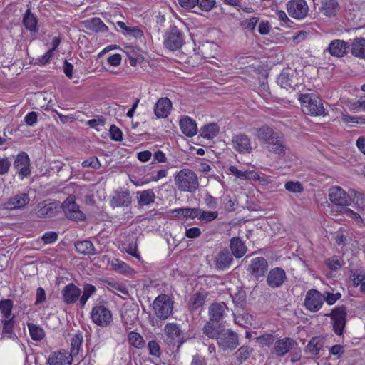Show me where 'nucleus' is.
I'll use <instances>...</instances> for the list:
<instances>
[{
	"label": "nucleus",
	"mask_w": 365,
	"mask_h": 365,
	"mask_svg": "<svg viewBox=\"0 0 365 365\" xmlns=\"http://www.w3.org/2000/svg\"><path fill=\"white\" fill-rule=\"evenodd\" d=\"M255 136L267 150L279 155L285 154L286 145L284 136L276 132L273 128L264 125L256 128Z\"/></svg>",
	"instance_id": "1"
},
{
	"label": "nucleus",
	"mask_w": 365,
	"mask_h": 365,
	"mask_svg": "<svg viewBox=\"0 0 365 365\" xmlns=\"http://www.w3.org/2000/svg\"><path fill=\"white\" fill-rule=\"evenodd\" d=\"M174 182L178 189L182 192H194L199 187L196 174L190 169H182L174 177Z\"/></svg>",
	"instance_id": "2"
},
{
	"label": "nucleus",
	"mask_w": 365,
	"mask_h": 365,
	"mask_svg": "<svg viewBox=\"0 0 365 365\" xmlns=\"http://www.w3.org/2000/svg\"><path fill=\"white\" fill-rule=\"evenodd\" d=\"M299 99L304 113L314 116L322 115L324 113L322 100L314 94H303Z\"/></svg>",
	"instance_id": "3"
},
{
	"label": "nucleus",
	"mask_w": 365,
	"mask_h": 365,
	"mask_svg": "<svg viewBox=\"0 0 365 365\" xmlns=\"http://www.w3.org/2000/svg\"><path fill=\"white\" fill-rule=\"evenodd\" d=\"M156 316L160 319H167L173 313V301L167 294L158 296L153 302Z\"/></svg>",
	"instance_id": "4"
},
{
	"label": "nucleus",
	"mask_w": 365,
	"mask_h": 365,
	"mask_svg": "<svg viewBox=\"0 0 365 365\" xmlns=\"http://www.w3.org/2000/svg\"><path fill=\"white\" fill-rule=\"evenodd\" d=\"M92 322L98 326L106 327L113 321L111 312L105 305L96 304L91 312Z\"/></svg>",
	"instance_id": "5"
},
{
	"label": "nucleus",
	"mask_w": 365,
	"mask_h": 365,
	"mask_svg": "<svg viewBox=\"0 0 365 365\" xmlns=\"http://www.w3.org/2000/svg\"><path fill=\"white\" fill-rule=\"evenodd\" d=\"M183 43L184 35L182 32L175 26H170L165 34L164 46L171 51H175L180 48Z\"/></svg>",
	"instance_id": "6"
},
{
	"label": "nucleus",
	"mask_w": 365,
	"mask_h": 365,
	"mask_svg": "<svg viewBox=\"0 0 365 365\" xmlns=\"http://www.w3.org/2000/svg\"><path fill=\"white\" fill-rule=\"evenodd\" d=\"M217 344L222 350H233L239 345L238 335L231 329H222L217 339Z\"/></svg>",
	"instance_id": "7"
},
{
	"label": "nucleus",
	"mask_w": 365,
	"mask_h": 365,
	"mask_svg": "<svg viewBox=\"0 0 365 365\" xmlns=\"http://www.w3.org/2000/svg\"><path fill=\"white\" fill-rule=\"evenodd\" d=\"M329 201L336 206L345 207L351 205L350 190L346 192L339 186H333L329 189Z\"/></svg>",
	"instance_id": "8"
},
{
	"label": "nucleus",
	"mask_w": 365,
	"mask_h": 365,
	"mask_svg": "<svg viewBox=\"0 0 365 365\" xmlns=\"http://www.w3.org/2000/svg\"><path fill=\"white\" fill-rule=\"evenodd\" d=\"M30 202V197L27 193L18 192L7 198L1 205L4 210H23Z\"/></svg>",
	"instance_id": "9"
},
{
	"label": "nucleus",
	"mask_w": 365,
	"mask_h": 365,
	"mask_svg": "<svg viewBox=\"0 0 365 365\" xmlns=\"http://www.w3.org/2000/svg\"><path fill=\"white\" fill-rule=\"evenodd\" d=\"M62 208L66 216L74 221H83L86 216L82 211L80 210L78 205L76 203V197L70 195L63 202Z\"/></svg>",
	"instance_id": "10"
},
{
	"label": "nucleus",
	"mask_w": 365,
	"mask_h": 365,
	"mask_svg": "<svg viewBox=\"0 0 365 365\" xmlns=\"http://www.w3.org/2000/svg\"><path fill=\"white\" fill-rule=\"evenodd\" d=\"M324 297L317 289H310L306 293L304 305L305 308L312 312H318L323 306Z\"/></svg>",
	"instance_id": "11"
},
{
	"label": "nucleus",
	"mask_w": 365,
	"mask_h": 365,
	"mask_svg": "<svg viewBox=\"0 0 365 365\" xmlns=\"http://www.w3.org/2000/svg\"><path fill=\"white\" fill-rule=\"evenodd\" d=\"M230 145L235 151L240 154H248L252 150L251 138L245 133L233 135Z\"/></svg>",
	"instance_id": "12"
},
{
	"label": "nucleus",
	"mask_w": 365,
	"mask_h": 365,
	"mask_svg": "<svg viewBox=\"0 0 365 365\" xmlns=\"http://www.w3.org/2000/svg\"><path fill=\"white\" fill-rule=\"evenodd\" d=\"M295 71L285 69L282 71L277 79V83L281 88L287 91L294 90L299 83Z\"/></svg>",
	"instance_id": "13"
},
{
	"label": "nucleus",
	"mask_w": 365,
	"mask_h": 365,
	"mask_svg": "<svg viewBox=\"0 0 365 365\" xmlns=\"http://www.w3.org/2000/svg\"><path fill=\"white\" fill-rule=\"evenodd\" d=\"M289 15L296 19H304L308 13V5L305 0H290L287 4Z\"/></svg>",
	"instance_id": "14"
},
{
	"label": "nucleus",
	"mask_w": 365,
	"mask_h": 365,
	"mask_svg": "<svg viewBox=\"0 0 365 365\" xmlns=\"http://www.w3.org/2000/svg\"><path fill=\"white\" fill-rule=\"evenodd\" d=\"M330 316L333 321L334 331L337 335H341L346 324V307L344 306H340L334 309Z\"/></svg>",
	"instance_id": "15"
},
{
	"label": "nucleus",
	"mask_w": 365,
	"mask_h": 365,
	"mask_svg": "<svg viewBox=\"0 0 365 365\" xmlns=\"http://www.w3.org/2000/svg\"><path fill=\"white\" fill-rule=\"evenodd\" d=\"M297 347V343L295 340L289 337H285L277 339L274 342L271 352L278 357H282Z\"/></svg>",
	"instance_id": "16"
},
{
	"label": "nucleus",
	"mask_w": 365,
	"mask_h": 365,
	"mask_svg": "<svg viewBox=\"0 0 365 365\" xmlns=\"http://www.w3.org/2000/svg\"><path fill=\"white\" fill-rule=\"evenodd\" d=\"M268 262L264 257H257L251 260L247 271L258 279L264 276L268 270Z\"/></svg>",
	"instance_id": "17"
},
{
	"label": "nucleus",
	"mask_w": 365,
	"mask_h": 365,
	"mask_svg": "<svg viewBox=\"0 0 365 365\" xmlns=\"http://www.w3.org/2000/svg\"><path fill=\"white\" fill-rule=\"evenodd\" d=\"M14 166L21 179L27 177L31 173L30 159L29 155L24 152L17 155Z\"/></svg>",
	"instance_id": "18"
},
{
	"label": "nucleus",
	"mask_w": 365,
	"mask_h": 365,
	"mask_svg": "<svg viewBox=\"0 0 365 365\" xmlns=\"http://www.w3.org/2000/svg\"><path fill=\"white\" fill-rule=\"evenodd\" d=\"M285 271L281 267L272 269L267 277V283L271 288L280 287L286 281Z\"/></svg>",
	"instance_id": "19"
},
{
	"label": "nucleus",
	"mask_w": 365,
	"mask_h": 365,
	"mask_svg": "<svg viewBox=\"0 0 365 365\" xmlns=\"http://www.w3.org/2000/svg\"><path fill=\"white\" fill-rule=\"evenodd\" d=\"M73 358L66 350L52 352L48 358V365H71Z\"/></svg>",
	"instance_id": "20"
},
{
	"label": "nucleus",
	"mask_w": 365,
	"mask_h": 365,
	"mask_svg": "<svg viewBox=\"0 0 365 365\" xmlns=\"http://www.w3.org/2000/svg\"><path fill=\"white\" fill-rule=\"evenodd\" d=\"M82 291L73 283H69L66 285L62 290L63 302L67 304H71L80 300Z\"/></svg>",
	"instance_id": "21"
},
{
	"label": "nucleus",
	"mask_w": 365,
	"mask_h": 365,
	"mask_svg": "<svg viewBox=\"0 0 365 365\" xmlns=\"http://www.w3.org/2000/svg\"><path fill=\"white\" fill-rule=\"evenodd\" d=\"M233 261L232 255L227 250H222L214 257V263L217 269L225 270Z\"/></svg>",
	"instance_id": "22"
},
{
	"label": "nucleus",
	"mask_w": 365,
	"mask_h": 365,
	"mask_svg": "<svg viewBox=\"0 0 365 365\" xmlns=\"http://www.w3.org/2000/svg\"><path fill=\"white\" fill-rule=\"evenodd\" d=\"M163 331L166 336L165 340L170 344L179 341L182 339V331L180 326L176 323L166 324Z\"/></svg>",
	"instance_id": "23"
},
{
	"label": "nucleus",
	"mask_w": 365,
	"mask_h": 365,
	"mask_svg": "<svg viewBox=\"0 0 365 365\" xmlns=\"http://www.w3.org/2000/svg\"><path fill=\"white\" fill-rule=\"evenodd\" d=\"M349 48L347 42L341 39H335L329 43L327 50L333 56L343 57L347 53Z\"/></svg>",
	"instance_id": "24"
},
{
	"label": "nucleus",
	"mask_w": 365,
	"mask_h": 365,
	"mask_svg": "<svg viewBox=\"0 0 365 365\" xmlns=\"http://www.w3.org/2000/svg\"><path fill=\"white\" fill-rule=\"evenodd\" d=\"M182 133L188 137H192L197 134V127L195 121L190 117L184 116L179 122Z\"/></svg>",
	"instance_id": "25"
},
{
	"label": "nucleus",
	"mask_w": 365,
	"mask_h": 365,
	"mask_svg": "<svg viewBox=\"0 0 365 365\" xmlns=\"http://www.w3.org/2000/svg\"><path fill=\"white\" fill-rule=\"evenodd\" d=\"M226 310H227V307L224 302L212 304L209 307L210 320L215 322H220L223 318Z\"/></svg>",
	"instance_id": "26"
},
{
	"label": "nucleus",
	"mask_w": 365,
	"mask_h": 365,
	"mask_svg": "<svg viewBox=\"0 0 365 365\" xmlns=\"http://www.w3.org/2000/svg\"><path fill=\"white\" fill-rule=\"evenodd\" d=\"M339 9V5L336 0H321L319 10L322 14L328 17L334 16Z\"/></svg>",
	"instance_id": "27"
},
{
	"label": "nucleus",
	"mask_w": 365,
	"mask_h": 365,
	"mask_svg": "<svg viewBox=\"0 0 365 365\" xmlns=\"http://www.w3.org/2000/svg\"><path fill=\"white\" fill-rule=\"evenodd\" d=\"M172 108V103L168 98H162L158 101L155 106V114L158 118H165Z\"/></svg>",
	"instance_id": "28"
},
{
	"label": "nucleus",
	"mask_w": 365,
	"mask_h": 365,
	"mask_svg": "<svg viewBox=\"0 0 365 365\" xmlns=\"http://www.w3.org/2000/svg\"><path fill=\"white\" fill-rule=\"evenodd\" d=\"M83 26L93 32L104 33L108 31L107 26L100 18L94 17L83 21Z\"/></svg>",
	"instance_id": "29"
},
{
	"label": "nucleus",
	"mask_w": 365,
	"mask_h": 365,
	"mask_svg": "<svg viewBox=\"0 0 365 365\" xmlns=\"http://www.w3.org/2000/svg\"><path fill=\"white\" fill-rule=\"evenodd\" d=\"M116 25L120 29L122 34L128 37H133L135 38H140L143 36V33L142 30H140L137 26H128L123 21H117Z\"/></svg>",
	"instance_id": "30"
},
{
	"label": "nucleus",
	"mask_w": 365,
	"mask_h": 365,
	"mask_svg": "<svg viewBox=\"0 0 365 365\" xmlns=\"http://www.w3.org/2000/svg\"><path fill=\"white\" fill-rule=\"evenodd\" d=\"M83 335L81 332L76 333L71 339V351L73 358L77 357L82 352Z\"/></svg>",
	"instance_id": "31"
},
{
	"label": "nucleus",
	"mask_w": 365,
	"mask_h": 365,
	"mask_svg": "<svg viewBox=\"0 0 365 365\" xmlns=\"http://www.w3.org/2000/svg\"><path fill=\"white\" fill-rule=\"evenodd\" d=\"M351 54L359 58H365V38H356L351 45Z\"/></svg>",
	"instance_id": "32"
},
{
	"label": "nucleus",
	"mask_w": 365,
	"mask_h": 365,
	"mask_svg": "<svg viewBox=\"0 0 365 365\" xmlns=\"http://www.w3.org/2000/svg\"><path fill=\"white\" fill-rule=\"evenodd\" d=\"M230 248L232 255L237 258L242 257L247 251L246 246L239 237H234L230 240Z\"/></svg>",
	"instance_id": "33"
},
{
	"label": "nucleus",
	"mask_w": 365,
	"mask_h": 365,
	"mask_svg": "<svg viewBox=\"0 0 365 365\" xmlns=\"http://www.w3.org/2000/svg\"><path fill=\"white\" fill-rule=\"evenodd\" d=\"M138 203L140 205H149L155 202V195L153 190L148 189L137 192Z\"/></svg>",
	"instance_id": "34"
},
{
	"label": "nucleus",
	"mask_w": 365,
	"mask_h": 365,
	"mask_svg": "<svg viewBox=\"0 0 365 365\" xmlns=\"http://www.w3.org/2000/svg\"><path fill=\"white\" fill-rule=\"evenodd\" d=\"M130 196L127 192H118L113 197L111 205L113 207H127L130 204Z\"/></svg>",
	"instance_id": "35"
},
{
	"label": "nucleus",
	"mask_w": 365,
	"mask_h": 365,
	"mask_svg": "<svg viewBox=\"0 0 365 365\" xmlns=\"http://www.w3.org/2000/svg\"><path fill=\"white\" fill-rule=\"evenodd\" d=\"M351 203L353 202L355 208L358 212L365 210V195L357 192L354 189L350 190Z\"/></svg>",
	"instance_id": "36"
},
{
	"label": "nucleus",
	"mask_w": 365,
	"mask_h": 365,
	"mask_svg": "<svg viewBox=\"0 0 365 365\" xmlns=\"http://www.w3.org/2000/svg\"><path fill=\"white\" fill-rule=\"evenodd\" d=\"M55 210L54 204L43 202L38 205L37 215L41 217H52L56 212Z\"/></svg>",
	"instance_id": "37"
},
{
	"label": "nucleus",
	"mask_w": 365,
	"mask_h": 365,
	"mask_svg": "<svg viewBox=\"0 0 365 365\" xmlns=\"http://www.w3.org/2000/svg\"><path fill=\"white\" fill-rule=\"evenodd\" d=\"M219 126L216 123H210L201 128L200 135L203 138L213 139L219 133Z\"/></svg>",
	"instance_id": "38"
},
{
	"label": "nucleus",
	"mask_w": 365,
	"mask_h": 365,
	"mask_svg": "<svg viewBox=\"0 0 365 365\" xmlns=\"http://www.w3.org/2000/svg\"><path fill=\"white\" fill-rule=\"evenodd\" d=\"M75 247L76 250L81 254L92 255L96 254L94 245L90 240L78 242L75 244Z\"/></svg>",
	"instance_id": "39"
},
{
	"label": "nucleus",
	"mask_w": 365,
	"mask_h": 365,
	"mask_svg": "<svg viewBox=\"0 0 365 365\" xmlns=\"http://www.w3.org/2000/svg\"><path fill=\"white\" fill-rule=\"evenodd\" d=\"M222 327L220 325H214L212 321L207 322L203 327V333L210 339H217Z\"/></svg>",
	"instance_id": "40"
},
{
	"label": "nucleus",
	"mask_w": 365,
	"mask_h": 365,
	"mask_svg": "<svg viewBox=\"0 0 365 365\" xmlns=\"http://www.w3.org/2000/svg\"><path fill=\"white\" fill-rule=\"evenodd\" d=\"M23 23L25 27L31 32L37 31V19L34 15L28 9L24 16Z\"/></svg>",
	"instance_id": "41"
},
{
	"label": "nucleus",
	"mask_w": 365,
	"mask_h": 365,
	"mask_svg": "<svg viewBox=\"0 0 365 365\" xmlns=\"http://www.w3.org/2000/svg\"><path fill=\"white\" fill-rule=\"evenodd\" d=\"M1 323L3 337L14 339L16 335L14 333V319H4Z\"/></svg>",
	"instance_id": "42"
},
{
	"label": "nucleus",
	"mask_w": 365,
	"mask_h": 365,
	"mask_svg": "<svg viewBox=\"0 0 365 365\" xmlns=\"http://www.w3.org/2000/svg\"><path fill=\"white\" fill-rule=\"evenodd\" d=\"M207 294L203 292L195 293L190 300V307L192 310H196L202 307L205 302Z\"/></svg>",
	"instance_id": "43"
},
{
	"label": "nucleus",
	"mask_w": 365,
	"mask_h": 365,
	"mask_svg": "<svg viewBox=\"0 0 365 365\" xmlns=\"http://www.w3.org/2000/svg\"><path fill=\"white\" fill-rule=\"evenodd\" d=\"M13 302L10 299H4L0 301V311L3 314L4 319H14L12 315Z\"/></svg>",
	"instance_id": "44"
},
{
	"label": "nucleus",
	"mask_w": 365,
	"mask_h": 365,
	"mask_svg": "<svg viewBox=\"0 0 365 365\" xmlns=\"http://www.w3.org/2000/svg\"><path fill=\"white\" fill-rule=\"evenodd\" d=\"M128 341L133 346L138 349L145 346L143 337L135 331H130L128 334Z\"/></svg>",
	"instance_id": "45"
},
{
	"label": "nucleus",
	"mask_w": 365,
	"mask_h": 365,
	"mask_svg": "<svg viewBox=\"0 0 365 365\" xmlns=\"http://www.w3.org/2000/svg\"><path fill=\"white\" fill-rule=\"evenodd\" d=\"M96 287L91 284H86L83 286V294L80 298V304L84 307L88 299L95 294Z\"/></svg>",
	"instance_id": "46"
},
{
	"label": "nucleus",
	"mask_w": 365,
	"mask_h": 365,
	"mask_svg": "<svg viewBox=\"0 0 365 365\" xmlns=\"http://www.w3.org/2000/svg\"><path fill=\"white\" fill-rule=\"evenodd\" d=\"M253 349L248 346H242L235 354L236 359L240 362L247 360L252 353Z\"/></svg>",
	"instance_id": "47"
},
{
	"label": "nucleus",
	"mask_w": 365,
	"mask_h": 365,
	"mask_svg": "<svg viewBox=\"0 0 365 365\" xmlns=\"http://www.w3.org/2000/svg\"><path fill=\"white\" fill-rule=\"evenodd\" d=\"M217 211H205L200 209L198 220L201 222L208 223L218 217Z\"/></svg>",
	"instance_id": "48"
},
{
	"label": "nucleus",
	"mask_w": 365,
	"mask_h": 365,
	"mask_svg": "<svg viewBox=\"0 0 365 365\" xmlns=\"http://www.w3.org/2000/svg\"><path fill=\"white\" fill-rule=\"evenodd\" d=\"M28 329L30 336L33 340L40 341L44 336V331L43 329L34 324H28Z\"/></svg>",
	"instance_id": "49"
},
{
	"label": "nucleus",
	"mask_w": 365,
	"mask_h": 365,
	"mask_svg": "<svg viewBox=\"0 0 365 365\" xmlns=\"http://www.w3.org/2000/svg\"><path fill=\"white\" fill-rule=\"evenodd\" d=\"M322 344L319 339L312 338L306 347V351L314 355H318L321 349Z\"/></svg>",
	"instance_id": "50"
},
{
	"label": "nucleus",
	"mask_w": 365,
	"mask_h": 365,
	"mask_svg": "<svg viewBox=\"0 0 365 365\" xmlns=\"http://www.w3.org/2000/svg\"><path fill=\"white\" fill-rule=\"evenodd\" d=\"M235 323L242 327H247L251 324L252 317L248 314L235 315Z\"/></svg>",
	"instance_id": "51"
},
{
	"label": "nucleus",
	"mask_w": 365,
	"mask_h": 365,
	"mask_svg": "<svg viewBox=\"0 0 365 365\" xmlns=\"http://www.w3.org/2000/svg\"><path fill=\"white\" fill-rule=\"evenodd\" d=\"M182 211V216L185 219L193 220L198 219L200 208L198 207H184Z\"/></svg>",
	"instance_id": "52"
},
{
	"label": "nucleus",
	"mask_w": 365,
	"mask_h": 365,
	"mask_svg": "<svg viewBox=\"0 0 365 365\" xmlns=\"http://www.w3.org/2000/svg\"><path fill=\"white\" fill-rule=\"evenodd\" d=\"M326 264L332 270H338L342 267L344 262L341 257L334 256L326 261Z\"/></svg>",
	"instance_id": "53"
},
{
	"label": "nucleus",
	"mask_w": 365,
	"mask_h": 365,
	"mask_svg": "<svg viewBox=\"0 0 365 365\" xmlns=\"http://www.w3.org/2000/svg\"><path fill=\"white\" fill-rule=\"evenodd\" d=\"M285 189L293 193H300L304 190L303 186L299 182L289 181L284 185Z\"/></svg>",
	"instance_id": "54"
},
{
	"label": "nucleus",
	"mask_w": 365,
	"mask_h": 365,
	"mask_svg": "<svg viewBox=\"0 0 365 365\" xmlns=\"http://www.w3.org/2000/svg\"><path fill=\"white\" fill-rule=\"evenodd\" d=\"M322 295L324 297V302L329 305L334 304L341 297V294L339 292L331 293L324 292Z\"/></svg>",
	"instance_id": "55"
},
{
	"label": "nucleus",
	"mask_w": 365,
	"mask_h": 365,
	"mask_svg": "<svg viewBox=\"0 0 365 365\" xmlns=\"http://www.w3.org/2000/svg\"><path fill=\"white\" fill-rule=\"evenodd\" d=\"M123 246L128 254L135 257L139 261L141 260V257L138 252V246L136 242L130 243L128 245H123Z\"/></svg>",
	"instance_id": "56"
},
{
	"label": "nucleus",
	"mask_w": 365,
	"mask_h": 365,
	"mask_svg": "<svg viewBox=\"0 0 365 365\" xmlns=\"http://www.w3.org/2000/svg\"><path fill=\"white\" fill-rule=\"evenodd\" d=\"M83 168H92L93 169H98L101 167V163L96 156H92L82 162Z\"/></svg>",
	"instance_id": "57"
},
{
	"label": "nucleus",
	"mask_w": 365,
	"mask_h": 365,
	"mask_svg": "<svg viewBox=\"0 0 365 365\" xmlns=\"http://www.w3.org/2000/svg\"><path fill=\"white\" fill-rule=\"evenodd\" d=\"M215 0H197V5L204 11H210L215 6Z\"/></svg>",
	"instance_id": "58"
},
{
	"label": "nucleus",
	"mask_w": 365,
	"mask_h": 365,
	"mask_svg": "<svg viewBox=\"0 0 365 365\" xmlns=\"http://www.w3.org/2000/svg\"><path fill=\"white\" fill-rule=\"evenodd\" d=\"M149 354L152 356L159 357L160 356V348L159 344L156 341H150L148 344Z\"/></svg>",
	"instance_id": "59"
},
{
	"label": "nucleus",
	"mask_w": 365,
	"mask_h": 365,
	"mask_svg": "<svg viewBox=\"0 0 365 365\" xmlns=\"http://www.w3.org/2000/svg\"><path fill=\"white\" fill-rule=\"evenodd\" d=\"M274 341V338L272 334H264L257 338V341L262 347L269 346Z\"/></svg>",
	"instance_id": "60"
},
{
	"label": "nucleus",
	"mask_w": 365,
	"mask_h": 365,
	"mask_svg": "<svg viewBox=\"0 0 365 365\" xmlns=\"http://www.w3.org/2000/svg\"><path fill=\"white\" fill-rule=\"evenodd\" d=\"M112 266L115 269H119L120 272L124 273L129 272L131 270L130 267L125 262L118 259L113 261Z\"/></svg>",
	"instance_id": "61"
},
{
	"label": "nucleus",
	"mask_w": 365,
	"mask_h": 365,
	"mask_svg": "<svg viewBox=\"0 0 365 365\" xmlns=\"http://www.w3.org/2000/svg\"><path fill=\"white\" fill-rule=\"evenodd\" d=\"M58 234L53 231L47 232L41 237L44 244H51L56 242Z\"/></svg>",
	"instance_id": "62"
},
{
	"label": "nucleus",
	"mask_w": 365,
	"mask_h": 365,
	"mask_svg": "<svg viewBox=\"0 0 365 365\" xmlns=\"http://www.w3.org/2000/svg\"><path fill=\"white\" fill-rule=\"evenodd\" d=\"M110 138L115 141H120L123 139L121 130L115 125H112L110 128Z\"/></svg>",
	"instance_id": "63"
},
{
	"label": "nucleus",
	"mask_w": 365,
	"mask_h": 365,
	"mask_svg": "<svg viewBox=\"0 0 365 365\" xmlns=\"http://www.w3.org/2000/svg\"><path fill=\"white\" fill-rule=\"evenodd\" d=\"M38 120V114L36 112L32 111L29 113L24 117V122L29 126H32L36 123Z\"/></svg>",
	"instance_id": "64"
}]
</instances>
